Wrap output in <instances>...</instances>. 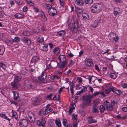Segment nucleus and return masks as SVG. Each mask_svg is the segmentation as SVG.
<instances>
[{
	"label": "nucleus",
	"instance_id": "nucleus-50",
	"mask_svg": "<svg viewBox=\"0 0 127 127\" xmlns=\"http://www.w3.org/2000/svg\"><path fill=\"white\" fill-rule=\"evenodd\" d=\"M111 104L112 106H116L117 105V102H115L114 100L111 101Z\"/></svg>",
	"mask_w": 127,
	"mask_h": 127
},
{
	"label": "nucleus",
	"instance_id": "nucleus-60",
	"mask_svg": "<svg viewBox=\"0 0 127 127\" xmlns=\"http://www.w3.org/2000/svg\"><path fill=\"white\" fill-rule=\"evenodd\" d=\"M93 76H89V77L88 79L89 81V82L91 84V80L92 79V77Z\"/></svg>",
	"mask_w": 127,
	"mask_h": 127
},
{
	"label": "nucleus",
	"instance_id": "nucleus-52",
	"mask_svg": "<svg viewBox=\"0 0 127 127\" xmlns=\"http://www.w3.org/2000/svg\"><path fill=\"white\" fill-rule=\"evenodd\" d=\"M113 92L115 93L116 94L118 95H120L121 93V92L119 90H116L115 88H114V92Z\"/></svg>",
	"mask_w": 127,
	"mask_h": 127
},
{
	"label": "nucleus",
	"instance_id": "nucleus-32",
	"mask_svg": "<svg viewBox=\"0 0 127 127\" xmlns=\"http://www.w3.org/2000/svg\"><path fill=\"white\" fill-rule=\"evenodd\" d=\"M55 123L56 125L59 127H60L61 126V123L60 121L59 120H56L55 121Z\"/></svg>",
	"mask_w": 127,
	"mask_h": 127
},
{
	"label": "nucleus",
	"instance_id": "nucleus-61",
	"mask_svg": "<svg viewBox=\"0 0 127 127\" xmlns=\"http://www.w3.org/2000/svg\"><path fill=\"white\" fill-rule=\"evenodd\" d=\"M83 87V88L82 90L83 91L84 93L85 92L87 91V88L86 87L84 86H82Z\"/></svg>",
	"mask_w": 127,
	"mask_h": 127
},
{
	"label": "nucleus",
	"instance_id": "nucleus-63",
	"mask_svg": "<svg viewBox=\"0 0 127 127\" xmlns=\"http://www.w3.org/2000/svg\"><path fill=\"white\" fill-rule=\"evenodd\" d=\"M37 125L39 126H42L41 122L39 120H38L37 122Z\"/></svg>",
	"mask_w": 127,
	"mask_h": 127
},
{
	"label": "nucleus",
	"instance_id": "nucleus-45",
	"mask_svg": "<svg viewBox=\"0 0 127 127\" xmlns=\"http://www.w3.org/2000/svg\"><path fill=\"white\" fill-rule=\"evenodd\" d=\"M12 41L14 42H17L19 41V39L18 37H15L14 39H12Z\"/></svg>",
	"mask_w": 127,
	"mask_h": 127
},
{
	"label": "nucleus",
	"instance_id": "nucleus-18",
	"mask_svg": "<svg viewBox=\"0 0 127 127\" xmlns=\"http://www.w3.org/2000/svg\"><path fill=\"white\" fill-rule=\"evenodd\" d=\"M40 102V100L37 98H36L32 101V104L35 106H36L39 104Z\"/></svg>",
	"mask_w": 127,
	"mask_h": 127
},
{
	"label": "nucleus",
	"instance_id": "nucleus-23",
	"mask_svg": "<svg viewBox=\"0 0 127 127\" xmlns=\"http://www.w3.org/2000/svg\"><path fill=\"white\" fill-rule=\"evenodd\" d=\"M82 15L83 19L85 20H87L89 19V18L88 15L85 13H82Z\"/></svg>",
	"mask_w": 127,
	"mask_h": 127
},
{
	"label": "nucleus",
	"instance_id": "nucleus-54",
	"mask_svg": "<svg viewBox=\"0 0 127 127\" xmlns=\"http://www.w3.org/2000/svg\"><path fill=\"white\" fill-rule=\"evenodd\" d=\"M44 113V112L43 110L42 109H41L39 111L38 114L40 115H41L42 114L45 115V114Z\"/></svg>",
	"mask_w": 127,
	"mask_h": 127
},
{
	"label": "nucleus",
	"instance_id": "nucleus-37",
	"mask_svg": "<svg viewBox=\"0 0 127 127\" xmlns=\"http://www.w3.org/2000/svg\"><path fill=\"white\" fill-rule=\"evenodd\" d=\"M52 110L53 109L51 108H49V109H45V111L44 112V113L45 114V115H46L50 112L52 111Z\"/></svg>",
	"mask_w": 127,
	"mask_h": 127
},
{
	"label": "nucleus",
	"instance_id": "nucleus-16",
	"mask_svg": "<svg viewBox=\"0 0 127 127\" xmlns=\"http://www.w3.org/2000/svg\"><path fill=\"white\" fill-rule=\"evenodd\" d=\"M11 85L14 88H17L19 86L18 82L15 80H14L13 82H11Z\"/></svg>",
	"mask_w": 127,
	"mask_h": 127
},
{
	"label": "nucleus",
	"instance_id": "nucleus-30",
	"mask_svg": "<svg viewBox=\"0 0 127 127\" xmlns=\"http://www.w3.org/2000/svg\"><path fill=\"white\" fill-rule=\"evenodd\" d=\"M40 12H41V17L43 18L44 20L45 21H47V18L45 16V14L42 11H40Z\"/></svg>",
	"mask_w": 127,
	"mask_h": 127
},
{
	"label": "nucleus",
	"instance_id": "nucleus-12",
	"mask_svg": "<svg viewBox=\"0 0 127 127\" xmlns=\"http://www.w3.org/2000/svg\"><path fill=\"white\" fill-rule=\"evenodd\" d=\"M92 112L94 113H98L99 112V111L98 110V107L97 105L94 104L93 106Z\"/></svg>",
	"mask_w": 127,
	"mask_h": 127
},
{
	"label": "nucleus",
	"instance_id": "nucleus-17",
	"mask_svg": "<svg viewBox=\"0 0 127 127\" xmlns=\"http://www.w3.org/2000/svg\"><path fill=\"white\" fill-rule=\"evenodd\" d=\"M14 17L16 18H23L24 17V15H23L19 13H17L14 15Z\"/></svg>",
	"mask_w": 127,
	"mask_h": 127
},
{
	"label": "nucleus",
	"instance_id": "nucleus-55",
	"mask_svg": "<svg viewBox=\"0 0 127 127\" xmlns=\"http://www.w3.org/2000/svg\"><path fill=\"white\" fill-rule=\"evenodd\" d=\"M122 12V11L118 12L116 11H114V13L115 16H117L119 14H121Z\"/></svg>",
	"mask_w": 127,
	"mask_h": 127
},
{
	"label": "nucleus",
	"instance_id": "nucleus-22",
	"mask_svg": "<svg viewBox=\"0 0 127 127\" xmlns=\"http://www.w3.org/2000/svg\"><path fill=\"white\" fill-rule=\"evenodd\" d=\"M66 56L63 55H60L59 56V59L60 62L63 61H67L66 60Z\"/></svg>",
	"mask_w": 127,
	"mask_h": 127
},
{
	"label": "nucleus",
	"instance_id": "nucleus-21",
	"mask_svg": "<svg viewBox=\"0 0 127 127\" xmlns=\"http://www.w3.org/2000/svg\"><path fill=\"white\" fill-rule=\"evenodd\" d=\"M75 2V3L80 6L83 5L84 4L83 0H76Z\"/></svg>",
	"mask_w": 127,
	"mask_h": 127
},
{
	"label": "nucleus",
	"instance_id": "nucleus-7",
	"mask_svg": "<svg viewBox=\"0 0 127 127\" xmlns=\"http://www.w3.org/2000/svg\"><path fill=\"white\" fill-rule=\"evenodd\" d=\"M28 114L29 117L31 122L32 123H33L35 121L34 114L32 112L30 111L28 112Z\"/></svg>",
	"mask_w": 127,
	"mask_h": 127
},
{
	"label": "nucleus",
	"instance_id": "nucleus-47",
	"mask_svg": "<svg viewBox=\"0 0 127 127\" xmlns=\"http://www.w3.org/2000/svg\"><path fill=\"white\" fill-rule=\"evenodd\" d=\"M60 99V96L58 95H56L53 97V98L52 99V100H57L59 99Z\"/></svg>",
	"mask_w": 127,
	"mask_h": 127
},
{
	"label": "nucleus",
	"instance_id": "nucleus-38",
	"mask_svg": "<svg viewBox=\"0 0 127 127\" xmlns=\"http://www.w3.org/2000/svg\"><path fill=\"white\" fill-rule=\"evenodd\" d=\"M22 34L25 36H29L30 35V33L27 31H24L23 32Z\"/></svg>",
	"mask_w": 127,
	"mask_h": 127
},
{
	"label": "nucleus",
	"instance_id": "nucleus-64",
	"mask_svg": "<svg viewBox=\"0 0 127 127\" xmlns=\"http://www.w3.org/2000/svg\"><path fill=\"white\" fill-rule=\"evenodd\" d=\"M20 73L23 75H25L27 74V73L24 70H22L20 71Z\"/></svg>",
	"mask_w": 127,
	"mask_h": 127
},
{
	"label": "nucleus",
	"instance_id": "nucleus-3",
	"mask_svg": "<svg viewBox=\"0 0 127 127\" xmlns=\"http://www.w3.org/2000/svg\"><path fill=\"white\" fill-rule=\"evenodd\" d=\"M47 75L45 73H42L41 75L38 77L37 82L39 83L43 82L46 78Z\"/></svg>",
	"mask_w": 127,
	"mask_h": 127
},
{
	"label": "nucleus",
	"instance_id": "nucleus-15",
	"mask_svg": "<svg viewBox=\"0 0 127 127\" xmlns=\"http://www.w3.org/2000/svg\"><path fill=\"white\" fill-rule=\"evenodd\" d=\"M12 92L13 95L14 99L15 100H17L19 98L18 92L17 91H12Z\"/></svg>",
	"mask_w": 127,
	"mask_h": 127
},
{
	"label": "nucleus",
	"instance_id": "nucleus-1",
	"mask_svg": "<svg viewBox=\"0 0 127 127\" xmlns=\"http://www.w3.org/2000/svg\"><path fill=\"white\" fill-rule=\"evenodd\" d=\"M93 97V95H89L86 96H84L83 98L82 104L81 106L83 108L89 106L91 104V99Z\"/></svg>",
	"mask_w": 127,
	"mask_h": 127
},
{
	"label": "nucleus",
	"instance_id": "nucleus-62",
	"mask_svg": "<svg viewBox=\"0 0 127 127\" xmlns=\"http://www.w3.org/2000/svg\"><path fill=\"white\" fill-rule=\"evenodd\" d=\"M78 124L77 123V122H74L73 124V127H77V125Z\"/></svg>",
	"mask_w": 127,
	"mask_h": 127
},
{
	"label": "nucleus",
	"instance_id": "nucleus-26",
	"mask_svg": "<svg viewBox=\"0 0 127 127\" xmlns=\"http://www.w3.org/2000/svg\"><path fill=\"white\" fill-rule=\"evenodd\" d=\"M5 49L3 45L0 46V55H2Z\"/></svg>",
	"mask_w": 127,
	"mask_h": 127
},
{
	"label": "nucleus",
	"instance_id": "nucleus-2",
	"mask_svg": "<svg viewBox=\"0 0 127 127\" xmlns=\"http://www.w3.org/2000/svg\"><path fill=\"white\" fill-rule=\"evenodd\" d=\"M101 5L98 3H95L91 8V12L93 13H97L101 10Z\"/></svg>",
	"mask_w": 127,
	"mask_h": 127
},
{
	"label": "nucleus",
	"instance_id": "nucleus-10",
	"mask_svg": "<svg viewBox=\"0 0 127 127\" xmlns=\"http://www.w3.org/2000/svg\"><path fill=\"white\" fill-rule=\"evenodd\" d=\"M39 60L38 57L37 56H33L31 61V66H34L35 63Z\"/></svg>",
	"mask_w": 127,
	"mask_h": 127
},
{
	"label": "nucleus",
	"instance_id": "nucleus-29",
	"mask_svg": "<svg viewBox=\"0 0 127 127\" xmlns=\"http://www.w3.org/2000/svg\"><path fill=\"white\" fill-rule=\"evenodd\" d=\"M52 65L54 68H56L58 65V63L57 61H52Z\"/></svg>",
	"mask_w": 127,
	"mask_h": 127
},
{
	"label": "nucleus",
	"instance_id": "nucleus-34",
	"mask_svg": "<svg viewBox=\"0 0 127 127\" xmlns=\"http://www.w3.org/2000/svg\"><path fill=\"white\" fill-rule=\"evenodd\" d=\"M12 117L17 119L18 116L16 113L13 110H12Z\"/></svg>",
	"mask_w": 127,
	"mask_h": 127
},
{
	"label": "nucleus",
	"instance_id": "nucleus-57",
	"mask_svg": "<svg viewBox=\"0 0 127 127\" xmlns=\"http://www.w3.org/2000/svg\"><path fill=\"white\" fill-rule=\"evenodd\" d=\"M114 11H116L118 12H120V11H122L120 10V8L117 7L114 8Z\"/></svg>",
	"mask_w": 127,
	"mask_h": 127
},
{
	"label": "nucleus",
	"instance_id": "nucleus-4",
	"mask_svg": "<svg viewBox=\"0 0 127 127\" xmlns=\"http://www.w3.org/2000/svg\"><path fill=\"white\" fill-rule=\"evenodd\" d=\"M104 104L106 106V109L107 111H111L113 110L112 106L110 105V103L108 100H106L104 102Z\"/></svg>",
	"mask_w": 127,
	"mask_h": 127
},
{
	"label": "nucleus",
	"instance_id": "nucleus-19",
	"mask_svg": "<svg viewBox=\"0 0 127 127\" xmlns=\"http://www.w3.org/2000/svg\"><path fill=\"white\" fill-rule=\"evenodd\" d=\"M53 52L55 55H59L60 52L59 48L57 47H55L53 49Z\"/></svg>",
	"mask_w": 127,
	"mask_h": 127
},
{
	"label": "nucleus",
	"instance_id": "nucleus-27",
	"mask_svg": "<svg viewBox=\"0 0 127 127\" xmlns=\"http://www.w3.org/2000/svg\"><path fill=\"white\" fill-rule=\"evenodd\" d=\"M105 109V107L103 105H100L99 108V110L101 113H103Z\"/></svg>",
	"mask_w": 127,
	"mask_h": 127
},
{
	"label": "nucleus",
	"instance_id": "nucleus-6",
	"mask_svg": "<svg viewBox=\"0 0 127 127\" xmlns=\"http://www.w3.org/2000/svg\"><path fill=\"white\" fill-rule=\"evenodd\" d=\"M48 12L49 14L52 16H54L55 15H56L57 13V10L54 7H53Z\"/></svg>",
	"mask_w": 127,
	"mask_h": 127
},
{
	"label": "nucleus",
	"instance_id": "nucleus-14",
	"mask_svg": "<svg viewBox=\"0 0 127 127\" xmlns=\"http://www.w3.org/2000/svg\"><path fill=\"white\" fill-rule=\"evenodd\" d=\"M44 41V38L42 36H39L36 39V42L37 44H39L40 43L43 42Z\"/></svg>",
	"mask_w": 127,
	"mask_h": 127
},
{
	"label": "nucleus",
	"instance_id": "nucleus-20",
	"mask_svg": "<svg viewBox=\"0 0 127 127\" xmlns=\"http://www.w3.org/2000/svg\"><path fill=\"white\" fill-rule=\"evenodd\" d=\"M88 122L90 124L96 123L97 121L95 119H94L92 118L91 116H89L88 118Z\"/></svg>",
	"mask_w": 127,
	"mask_h": 127
},
{
	"label": "nucleus",
	"instance_id": "nucleus-28",
	"mask_svg": "<svg viewBox=\"0 0 127 127\" xmlns=\"http://www.w3.org/2000/svg\"><path fill=\"white\" fill-rule=\"evenodd\" d=\"M0 116L2 118L7 120L8 121H10V119L9 118H8L7 116H6V115L3 113H1L0 114Z\"/></svg>",
	"mask_w": 127,
	"mask_h": 127
},
{
	"label": "nucleus",
	"instance_id": "nucleus-58",
	"mask_svg": "<svg viewBox=\"0 0 127 127\" xmlns=\"http://www.w3.org/2000/svg\"><path fill=\"white\" fill-rule=\"evenodd\" d=\"M52 95V94L48 95L46 97L49 100H50L51 99V98Z\"/></svg>",
	"mask_w": 127,
	"mask_h": 127
},
{
	"label": "nucleus",
	"instance_id": "nucleus-53",
	"mask_svg": "<svg viewBox=\"0 0 127 127\" xmlns=\"http://www.w3.org/2000/svg\"><path fill=\"white\" fill-rule=\"evenodd\" d=\"M110 76L111 78L113 79H115L117 77V76L116 74L113 73L111 74L110 75Z\"/></svg>",
	"mask_w": 127,
	"mask_h": 127
},
{
	"label": "nucleus",
	"instance_id": "nucleus-49",
	"mask_svg": "<svg viewBox=\"0 0 127 127\" xmlns=\"http://www.w3.org/2000/svg\"><path fill=\"white\" fill-rule=\"evenodd\" d=\"M73 27L77 28L78 27V23L77 21L75 22L74 24L73 25Z\"/></svg>",
	"mask_w": 127,
	"mask_h": 127
},
{
	"label": "nucleus",
	"instance_id": "nucleus-33",
	"mask_svg": "<svg viewBox=\"0 0 127 127\" xmlns=\"http://www.w3.org/2000/svg\"><path fill=\"white\" fill-rule=\"evenodd\" d=\"M41 122L42 124V126L43 127H44V125L46 123V121L44 118H41Z\"/></svg>",
	"mask_w": 127,
	"mask_h": 127
},
{
	"label": "nucleus",
	"instance_id": "nucleus-9",
	"mask_svg": "<svg viewBox=\"0 0 127 127\" xmlns=\"http://www.w3.org/2000/svg\"><path fill=\"white\" fill-rule=\"evenodd\" d=\"M21 40L22 42L27 43L28 45H30L31 44V40L26 37H22Z\"/></svg>",
	"mask_w": 127,
	"mask_h": 127
},
{
	"label": "nucleus",
	"instance_id": "nucleus-56",
	"mask_svg": "<svg viewBox=\"0 0 127 127\" xmlns=\"http://www.w3.org/2000/svg\"><path fill=\"white\" fill-rule=\"evenodd\" d=\"M0 66L2 67L4 69L5 68V65L2 63H0Z\"/></svg>",
	"mask_w": 127,
	"mask_h": 127
},
{
	"label": "nucleus",
	"instance_id": "nucleus-42",
	"mask_svg": "<svg viewBox=\"0 0 127 127\" xmlns=\"http://www.w3.org/2000/svg\"><path fill=\"white\" fill-rule=\"evenodd\" d=\"M74 84H72L70 86V89L71 92V93L72 95H73L74 93Z\"/></svg>",
	"mask_w": 127,
	"mask_h": 127
},
{
	"label": "nucleus",
	"instance_id": "nucleus-8",
	"mask_svg": "<svg viewBox=\"0 0 127 127\" xmlns=\"http://www.w3.org/2000/svg\"><path fill=\"white\" fill-rule=\"evenodd\" d=\"M85 64L86 66L90 68L93 67L94 65L92 62L89 59L86 60Z\"/></svg>",
	"mask_w": 127,
	"mask_h": 127
},
{
	"label": "nucleus",
	"instance_id": "nucleus-43",
	"mask_svg": "<svg viewBox=\"0 0 127 127\" xmlns=\"http://www.w3.org/2000/svg\"><path fill=\"white\" fill-rule=\"evenodd\" d=\"M78 30V28L73 27L71 28V30L74 33L76 32Z\"/></svg>",
	"mask_w": 127,
	"mask_h": 127
},
{
	"label": "nucleus",
	"instance_id": "nucleus-24",
	"mask_svg": "<svg viewBox=\"0 0 127 127\" xmlns=\"http://www.w3.org/2000/svg\"><path fill=\"white\" fill-rule=\"evenodd\" d=\"M65 32L64 31H62L57 33L58 35L60 36L64 37L65 35Z\"/></svg>",
	"mask_w": 127,
	"mask_h": 127
},
{
	"label": "nucleus",
	"instance_id": "nucleus-5",
	"mask_svg": "<svg viewBox=\"0 0 127 127\" xmlns=\"http://www.w3.org/2000/svg\"><path fill=\"white\" fill-rule=\"evenodd\" d=\"M19 124L21 127H26L28 124V122L27 120L23 119L20 121Z\"/></svg>",
	"mask_w": 127,
	"mask_h": 127
},
{
	"label": "nucleus",
	"instance_id": "nucleus-11",
	"mask_svg": "<svg viewBox=\"0 0 127 127\" xmlns=\"http://www.w3.org/2000/svg\"><path fill=\"white\" fill-rule=\"evenodd\" d=\"M47 47V44L45 43H44L41 44L40 48L41 50L46 52L48 50Z\"/></svg>",
	"mask_w": 127,
	"mask_h": 127
},
{
	"label": "nucleus",
	"instance_id": "nucleus-39",
	"mask_svg": "<svg viewBox=\"0 0 127 127\" xmlns=\"http://www.w3.org/2000/svg\"><path fill=\"white\" fill-rule=\"evenodd\" d=\"M46 8L48 9V11H49L53 7L52 6L49 4H46Z\"/></svg>",
	"mask_w": 127,
	"mask_h": 127
},
{
	"label": "nucleus",
	"instance_id": "nucleus-31",
	"mask_svg": "<svg viewBox=\"0 0 127 127\" xmlns=\"http://www.w3.org/2000/svg\"><path fill=\"white\" fill-rule=\"evenodd\" d=\"M98 23L97 21L95 20L92 23L91 26L95 28L97 27Z\"/></svg>",
	"mask_w": 127,
	"mask_h": 127
},
{
	"label": "nucleus",
	"instance_id": "nucleus-51",
	"mask_svg": "<svg viewBox=\"0 0 127 127\" xmlns=\"http://www.w3.org/2000/svg\"><path fill=\"white\" fill-rule=\"evenodd\" d=\"M67 122V120L66 119H63V123L65 127H66Z\"/></svg>",
	"mask_w": 127,
	"mask_h": 127
},
{
	"label": "nucleus",
	"instance_id": "nucleus-40",
	"mask_svg": "<svg viewBox=\"0 0 127 127\" xmlns=\"http://www.w3.org/2000/svg\"><path fill=\"white\" fill-rule=\"evenodd\" d=\"M85 1L86 4H90L93 3V0H85Z\"/></svg>",
	"mask_w": 127,
	"mask_h": 127
},
{
	"label": "nucleus",
	"instance_id": "nucleus-41",
	"mask_svg": "<svg viewBox=\"0 0 127 127\" xmlns=\"http://www.w3.org/2000/svg\"><path fill=\"white\" fill-rule=\"evenodd\" d=\"M34 83L32 82L31 84H29L28 85V87L29 89L33 88L34 87Z\"/></svg>",
	"mask_w": 127,
	"mask_h": 127
},
{
	"label": "nucleus",
	"instance_id": "nucleus-25",
	"mask_svg": "<svg viewBox=\"0 0 127 127\" xmlns=\"http://www.w3.org/2000/svg\"><path fill=\"white\" fill-rule=\"evenodd\" d=\"M111 91H112L113 92H114V88L112 87V88H110L106 90H105V93L106 94H108Z\"/></svg>",
	"mask_w": 127,
	"mask_h": 127
},
{
	"label": "nucleus",
	"instance_id": "nucleus-48",
	"mask_svg": "<svg viewBox=\"0 0 127 127\" xmlns=\"http://www.w3.org/2000/svg\"><path fill=\"white\" fill-rule=\"evenodd\" d=\"M75 109V107L73 106V107H70V109H69L68 112L69 114H70L72 112L73 110Z\"/></svg>",
	"mask_w": 127,
	"mask_h": 127
},
{
	"label": "nucleus",
	"instance_id": "nucleus-44",
	"mask_svg": "<svg viewBox=\"0 0 127 127\" xmlns=\"http://www.w3.org/2000/svg\"><path fill=\"white\" fill-rule=\"evenodd\" d=\"M26 2L30 6H33L34 4V3L30 0H26Z\"/></svg>",
	"mask_w": 127,
	"mask_h": 127
},
{
	"label": "nucleus",
	"instance_id": "nucleus-59",
	"mask_svg": "<svg viewBox=\"0 0 127 127\" xmlns=\"http://www.w3.org/2000/svg\"><path fill=\"white\" fill-rule=\"evenodd\" d=\"M27 10V8L26 6H24L23 8V11L24 12H26Z\"/></svg>",
	"mask_w": 127,
	"mask_h": 127
},
{
	"label": "nucleus",
	"instance_id": "nucleus-13",
	"mask_svg": "<svg viewBox=\"0 0 127 127\" xmlns=\"http://www.w3.org/2000/svg\"><path fill=\"white\" fill-rule=\"evenodd\" d=\"M67 61H63L61 62V64H59L58 67L61 69L64 68V67L67 64Z\"/></svg>",
	"mask_w": 127,
	"mask_h": 127
},
{
	"label": "nucleus",
	"instance_id": "nucleus-46",
	"mask_svg": "<svg viewBox=\"0 0 127 127\" xmlns=\"http://www.w3.org/2000/svg\"><path fill=\"white\" fill-rule=\"evenodd\" d=\"M16 2L19 5H21L23 3V2L21 0H15Z\"/></svg>",
	"mask_w": 127,
	"mask_h": 127
},
{
	"label": "nucleus",
	"instance_id": "nucleus-36",
	"mask_svg": "<svg viewBox=\"0 0 127 127\" xmlns=\"http://www.w3.org/2000/svg\"><path fill=\"white\" fill-rule=\"evenodd\" d=\"M76 9L78 13L80 14L83 11V9L77 7L76 8Z\"/></svg>",
	"mask_w": 127,
	"mask_h": 127
},
{
	"label": "nucleus",
	"instance_id": "nucleus-35",
	"mask_svg": "<svg viewBox=\"0 0 127 127\" xmlns=\"http://www.w3.org/2000/svg\"><path fill=\"white\" fill-rule=\"evenodd\" d=\"M22 78V77L21 76H17L15 77L14 80L18 82Z\"/></svg>",
	"mask_w": 127,
	"mask_h": 127
}]
</instances>
